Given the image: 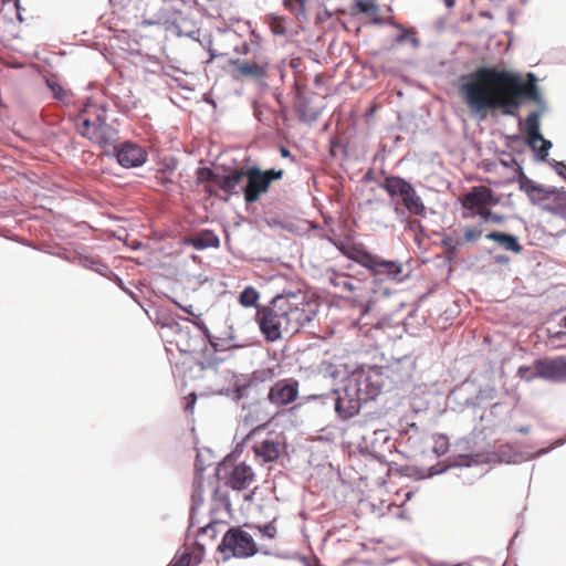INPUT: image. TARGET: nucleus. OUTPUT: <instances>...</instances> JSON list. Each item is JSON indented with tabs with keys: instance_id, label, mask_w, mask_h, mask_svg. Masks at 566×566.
<instances>
[{
	"instance_id": "f257e3e1",
	"label": "nucleus",
	"mask_w": 566,
	"mask_h": 566,
	"mask_svg": "<svg viewBox=\"0 0 566 566\" xmlns=\"http://www.w3.org/2000/svg\"><path fill=\"white\" fill-rule=\"evenodd\" d=\"M528 81L520 75L492 66L478 67L463 78L459 87L462 101L473 115L485 118L491 111H501L513 116L523 99L539 101L535 75L530 73Z\"/></svg>"
},
{
	"instance_id": "f03ea898",
	"label": "nucleus",
	"mask_w": 566,
	"mask_h": 566,
	"mask_svg": "<svg viewBox=\"0 0 566 566\" xmlns=\"http://www.w3.org/2000/svg\"><path fill=\"white\" fill-rule=\"evenodd\" d=\"M316 315V305L291 293L276 295L268 305L258 307L255 321L268 342L274 343L298 333Z\"/></svg>"
},
{
	"instance_id": "7ed1b4c3",
	"label": "nucleus",
	"mask_w": 566,
	"mask_h": 566,
	"mask_svg": "<svg viewBox=\"0 0 566 566\" xmlns=\"http://www.w3.org/2000/svg\"><path fill=\"white\" fill-rule=\"evenodd\" d=\"M339 250L347 259L367 269L376 281H402V264L400 262L385 260L373 254L363 244L340 247Z\"/></svg>"
},
{
	"instance_id": "20e7f679",
	"label": "nucleus",
	"mask_w": 566,
	"mask_h": 566,
	"mask_svg": "<svg viewBox=\"0 0 566 566\" xmlns=\"http://www.w3.org/2000/svg\"><path fill=\"white\" fill-rule=\"evenodd\" d=\"M106 109L88 102L75 118L77 132L98 145H107L112 140L111 127L106 123Z\"/></svg>"
},
{
	"instance_id": "39448f33",
	"label": "nucleus",
	"mask_w": 566,
	"mask_h": 566,
	"mask_svg": "<svg viewBox=\"0 0 566 566\" xmlns=\"http://www.w3.org/2000/svg\"><path fill=\"white\" fill-rule=\"evenodd\" d=\"M390 198L400 197L405 208L410 214L424 217L427 213L426 206L421 197L417 193L413 186L399 176H385L379 184Z\"/></svg>"
},
{
	"instance_id": "423d86ee",
	"label": "nucleus",
	"mask_w": 566,
	"mask_h": 566,
	"mask_svg": "<svg viewBox=\"0 0 566 566\" xmlns=\"http://www.w3.org/2000/svg\"><path fill=\"white\" fill-rule=\"evenodd\" d=\"M283 169L261 170L258 167L245 168L247 184L241 187L247 203H253L260 200L261 196L266 193L273 181L282 179Z\"/></svg>"
},
{
	"instance_id": "0eeeda50",
	"label": "nucleus",
	"mask_w": 566,
	"mask_h": 566,
	"mask_svg": "<svg viewBox=\"0 0 566 566\" xmlns=\"http://www.w3.org/2000/svg\"><path fill=\"white\" fill-rule=\"evenodd\" d=\"M218 549L226 558H247L258 553V546L253 537L241 527L229 528L222 537Z\"/></svg>"
},
{
	"instance_id": "6e6552de",
	"label": "nucleus",
	"mask_w": 566,
	"mask_h": 566,
	"mask_svg": "<svg viewBox=\"0 0 566 566\" xmlns=\"http://www.w3.org/2000/svg\"><path fill=\"white\" fill-rule=\"evenodd\" d=\"M349 381L354 395L358 399L364 400V402H367L375 399L381 392L386 377L381 368L373 367L368 370L354 373Z\"/></svg>"
},
{
	"instance_id": "1a4fd4ad",
	"label": "nucleus",
	"mask_w": 566,
	"mask_h": 566,
	"mask_svg": "<svg viewBox=\"0 0 566 566\" xmlns=\"http://www.w3.org/2000/svg\"><path fill=\"white\" fill-rule=\"evenodd\" d=\"M329 282L342 292H347L348 297L364 307L363 314L369 312L371 304L369 294L373 290L365 282L356 277L338 273H334V275L329 277Z\"/></svg>"
},
{
	"instance_id": "9d476101",
	"label": "nucleus",
	"mask_w": 566,
	"mask_h": 566,
	"mask_svg": "<svg viewBox=\"0 0 566 566\" xmlns=\"http://www.w3.org/2000/svg\"><path fill=\"white\" fill-rule=\"evenodd\" d=\"M459 202L463 208L462 218L471 219L475 217V212L485 206H496L500 198L491 188L485 186H475L469 192L459 197Z\"/></svg>"
},
{
	"instance_id": "9b49d317",
	"label": "nucleus",
	"mask_w": 566,
	"mask_h": 566,
	"mask_svg": "<svg viewBox=\"0 0 566 566\" xmlns=\"http://www.w3.org/2000/svg\"><path fill=\"white\" fill-rule=\"evenodd\" d=\"M300 382L290 377L275 381L269 389L268 400L276 408H284L298 399Z\"/></svg>"
},
{
	"instance_id": "f8f14e48",
	"label": "nucleus",
	"mask_w": 566,
	"mask_h": 566,
	"mask_svg": "<svg viewBox=\"0 0 566 566\" xmlns=\"http://www.w3.org/2000/svg\"><path fill=\"white\" fill-rule=\"evenodd\" d=\"M220 471L223 473L222 479L226 485L237 491L248 489L255 479L253 469L244 462L237 464L224 462Z\"/></svg>"
},
{
	"instance_id": "ddd939ff",
	"label": "nucleus",
	"mask_w": 566,
	"mask_h": 566,
	"mask_svg": "<svg viewBox=\"0 0 566 566\" xmlns=\"http://www.w3.org/2000/svg\"><path fill=\"white\" fill-rule=\"evenodd\" d=\"M231 76L235 81L243 80H263L268 75V62L264 61H250V60H230Z\"/></svg>"
},
{
	"instance_id": "4468645a",
	"label": "nucleus",
	"mask_w": 566,
	"mask_h": 566,
	"mask_svg": "<svg viewBox=\"0 0 566 566\" xmlns=\"http://www.w3.org/2000/svg\"><path fill=\"white\" fill-rule=\"evenodd\" d=\"M481 237L482 231L478 227H465L463 234L455 230L444 234L441 244L448 254L455 255L464 244L475 243Z\"/></svg>"
},
{
	"instance_id": "2eb2a0df",
	"label": "nucleus",
	"mask_w": 566,
	"mask_h": 566,
	"mask_svg": "<svg viewBox=\"0 0 566 566\" xmlns=\"http://www.w3.org/2000/svg\"><path fill=\"white\" fill-rule=\"evenodd\" d=\"M116 156L118 164L126 168L139 167L147 160L146 150L130 142L123 143L118 147Z\"/></svg>"
},
{
	"instance_id": "dca6fc26",
	"label": "nucleus",
	"mask_w": 566,
	"mask_h": 566,
	"mask_svg": "<svg viewBox=\"0 0 566 566\" xmlns=\"http://www.w3.org/2000/svg\"><path fill=\"white\" fill-rule=\"evenodd\" d=\"M360 402L364 400L358 399L353 392V387L349 385L345 389L344 396H338L335 400V410L344 419L354 417L359 412Z\"/></svg>"
},
{
	"instance_id": "f3484780",
	"label": "nucleus",
	"mask_w": 566,
	"mask_h": 566,
	"mask_svg": "<svg viewBox=\"0 0 566 566\" xmlns=\"http://www.w3.org/2000/svg\"><path fill=\"white\" fill-rule=\"evenodd\" d=\"M534 369L537 370L538 378L560 382V356L536 359Z\"/></svg>"
},
{
	"instance_id": "a211bd4d",
	"label": "nucleus",
	"mask_w": 566,
	"mask_h": 566,
	"mask_svg": "<svg viewBox=\"0 0 566 566\" xmlns=\"http://www.w3.org/2000/svg\"><path fill=\"white\" fill-rule=\"evenodd\" d=\"M175 343L181 353H193L203 339L199 334L191 335L188 327L178 326Z\"/></svg>"
},
{
	"instance_id": "6ab92c4d",
	"label": "nucleus",
	"mask_w": 566,
	"mask_h": 566,
	"mask_svg": "<svg viewBox=\"0 0 566 566\" xmlns=\"http://www.w3.org/2000/svg\"><path fill=\"white\" fill-rule=\"evenodd\" d=\"M245 179V168L232 169L229 175H221L218 187L228 195L239 193V186Z\"/></svg>"
},
{
	"instance_id": "aec40b11",
	"label": "nucleus",
	"mask_w": 566,
	"mask_h": 566,
	"mask_svg": "<svg viewBox=\"0 0 566 566\" xmlns=\"http://www.w3.org/2000/svg\"><path fill=\"white\" fill-rule=\"evenodd\" d=\"M256 458H261L263 462H273L281 454L280 443L273 440H263L253 447Z\"/></svg>"
},
{
	"instance_id": "412c9836",
	"label": "nucleus",
	"mask_w": 566,
	"mask_h": 566,
	"mask_svg": "<svg viewBox=\"0 0 566 566\" xmlns=\"http://www.w3.org/2000/svg\"><path fill=\"white\" fill-rule=\"evenodd\" d=\"M488 240L499 243L504 250L514 253H521L523 247L520 244L517 238L513 234L503 233L499 231H492L485 235Z\"/></svg>"
},
{
	"instance_id": "4be33fe9",
	"label": "nucleus",
	"mask_w": 566,
	"mask_h": 566,
	"mask_svg": "<svg viewBox=\"0 0 566 566\" xmlns=\"http://www.w3.org/2000/svg\"><path fill=\"white\" fill-rule=\"evenodd\" d=\"M355 9L360 12L373 17L375 24H392V18L384 19L379 17V6L375 0H355Z\"/></svg>"
},
{
	"instance_id": "5701e85b",
	"label": "nucleus",
	"mask_w": 566,
	"mask_h": 566,
	"mask_svg": "<svg viewBox=\"0 0 566 566\" xmlns=\"http://www.w3.org/2000/svg\"><path fill=\"white\" fill-rule=\"evenodd\" d=\"M188 243L197 250L207 248H218L220 240L212 230H202L198 234L190 237Z\"/></svg>"
},
{
	"instance_id": "b1692460",
	"label": "nucleus",
	"mask_w": 566,
	"mask_h": 566,
	"mask_svg": "<svg viewBox=\"0 0 566 566\" xmlns=\"http://www.w3.org/2000/svg\"><path fill=\"white\" fill-rule=\"evenodd\" d=\"M524 129L528 137V145L536 149V144L538 139H542V135L539 133V114L537 112H532L525 119Z\"/></svg>"
},
{
	"instance_id": "393cba45",
	"label": "nucleus",
	"mask_w": 566,
	"mask_h": 566,
	"mask_svg": "<svg viewBox=\"0 0 566 566\" xmlns=\"http://www.w3.org/2000/svg\"><path fill=\"white\" fill-rule=\"evenodd\" d=\"M45 84L55 99L64 104H67L71 101L72 93L61 85L56 76L46 77Z\"/></svg>"
},
{
	"instance_id": "a878e982",
	"label": "nucleus",
	"mask_w": 566,
	"mask_h": 566,
	"mask_svg": "<svg viewBox=\"0 0 566 566\" xmlns=\"http://www.w3.org/2000/svg\"><path fill=\"white\" fill-rule=\"evenodd\" d=\"M260 295L259 292L252 287L247 286L239 296V302L244 307H251L254 306L259 300Z\"/></svg>"
},
{
	"instance_id": "bb28decb",
	"label": "nucleus",
	"mask_w": 566,
	"mask_h": 566,
	"mask_svg": "<svg viewBox=\"0 0 566 566\" xmlns=\"http://www.w3.org/2000/svg\"><path fill=\"white\" fill-rule=\"evenodd\" d=\"M269 27L274 34L284 35L286 33L285 19L279 15H269Z\"/></svg>"
},
{
	"instance_id": "cd10ccee",
	"label": "nucleus",
	"mask_w": 566,
	"mask_h": 566,
	"mask_svg": "<svg viewBox=\"0 0 566 566\" xmlns=\"http://www.w3.org/2000/svg\"><path fill=\"white\" fill-rule=\"evenodd\" d=\"M307 0H284L283 6L285 9L293 12L296 17L305 14V6Z\"/></svg>"
},
{
	"instance_id": "c85d7f7f",
	"label": "nucleus",
	"mask_w": 566,
	"mask_h": 566,
	"mask_svg": "<svg viewBox=\"0 0 566 566\" xmlns=\"http://www.w3.org/2000/svg\"><path fill=\"white\" fill-rule=\"evenodd\" d=\"M221 175L216 174L210 168H200L198 170V179L202 182H211L218 187V179H220Z\"/></svg>"
},
{
	"instance_id": "c756f323",
	"label": "nucleus",
	"mask_w": 566,
	"mask_h": 566,
	"mask_svg": "<svg viewBox=\"0 0 566 566\" xmlns=\"http://www.w3.org/2000/svg\"><path fill=\"white\" fill-rule=\"evenodd\" d=\"M517 376L525 381H532L535 378H538L537 370L534 369V365L520 366L517 370Z\"/></svg>"
},
{
	"instance_id": "7c9ffc66",
	"label": "nucleus",
	"mask_w": 566,
	"mask_h": 566,
	"mask_svg": "<svg viewBox=\"0 0 566 566\" xmlns=\"http://www.w3.org/2000/svg\"><path fill=\"white\" fill-rule=\"evenodd\" d=\"M192 556L190 553H182L172 558L167 566H191Z\"/></svg>"
},
{
	"instance_id": "2f4dec72",
	"label": "nucleus",
	"mask_w": 566,
	"mask_h": 566,
	"mask_svg": "<svg viewBox=\"0 0 566 566\" xmlns=\"http://www.w3.org/2000/svg\"><path fill=\"white\" fill-rule=\"evenodd\" d=\"M258 530L260 531V533L268 537L269 539H273L275 538L276 534H277V530H276V526L274 525V521L263 525V526H258Z\"/></svg>"
},
{
	"instance_id": "473e14b6",
	"label": "nucleus",
	"mask_w": 566,
	"mask_h": 566,
	"mask_svg": "<svg viewBox=\"0 0 566 566\" xmlns=\"http://www.w3.org/2000/svg\"><path fill=\"white\" fill-rule=\"evenodd\" d=\"M255 377L261 381L272 380L275 377V371L272 368L261 369L254 373Z\"/></svg>"
},
{
	"instance_id": "72a5a7b5",
	"label": "nucleus",
	"mask_w": 566,
	"mask_h": 566,
	"mask_svg": "<svg viewBox=\"0 0 566 566\" xmlns=\"http://www.w3.org/2000/svg\"><path fill=\"white\" fill-rule=\"evenodd\" d=\"M202 481L201 478H198L193 482L192 499L195 501H202Z\"/></svg>"
},
{
	"instance_id": "f704fd0d",
	"label": "nucleus",
	"mask_w": 566,
	"mask_h": 566,
	"mask_svg": "<svg viewBox=\"0 0 566 566\" xmlns=\"http://www.w3.org/2000/svg\"><path fill=\"white\" fill-rule=\"evenodd\" d=\"M538 142L542 143V146L538 149V155H539L541 159H545L548 155L549 148L552 147V143L549 140L545 139L543 136H542V139H538Z\"/></svg>"
},
{
	"instance_id": "c9c22d12",
	"label": "nucleus",
	"mask_w": 566,
	"mask_h": 566,
	"mask_svg": "<svg viewBox=\"0 0 566 566\" xmlns=\"http://www.w3.org/2000/svg\"><path fill=\"white\" fill-rule=\"evenodd\" d=\"M491 207L492 206H485L484 208L479 209L475 212V217L476 216L480 217L482 219V221H489L491 218V214H492Z\"/></svg>"
},
{
	"instance_id": "e433bc0d",
	"label": "nucleus",
	"mask_w": 566,
	"mask_h": 566,
	"mask_svg": "<svg viewBox=\"0 0 566 566\" xmlns=\"http://www.w3.org/2000/svg\"><path fill=\"white\" fill-rule=\"evenodd\" d=\"M554 169L559 176L566 178V161H554Z\"/></svg>"
},
{
	"instance_id": "4c0bfd02",
	"label": "nucleus",
	"mask_w": 566,
	"mask_h": 566,
	"mask_svg": "<svg viewBox=\"0 0 566 566\" xmlns=\"http://www.w3.org/2000/svg\"><path fill=\"white\" fill-rule=\"evenodd\" d=\"M560 382H566V356H560Z\"/></svg>"
},
{
	"instance_id": "58836bf2",
	"label": "nucleus",
	"mask_w": 566,
	"mask_h": 566,
	"mask_svg": "<svg viewBox=\"0 0 566 566\" xmlns=\"http://www.w3.org/2000/svg\"><path fill=\"white\" fill-rule=\"evenodd\" d=\"M187 399V405H186V410H192L193 409V406L196 403V400H197V396L196 394H190L188 397H186Z\"/></svg>"
},
{
	"instance_id": "ea45409f",
	"label": "nucleus",
	"mask_w": 566,
	"mask_h": 566,
	"mask_svg": "<svg viewBox=\"0 0 566 566\" xmlns=\"http://www.w3.org/2000/svg\"><path fill=\"white\" fill-rule=\"evenodd\" d=\"M560 326L566 328V315L560 321ZM564 336H566V332L559 331L552 335L554 338L562 339Z\"/></svg>"
},
{
	"instance_id": "a19ab883",
	"label": "nucleus",
	"mask_w": 566,
	"mask_h": 566,
	"mask_svg": "<svg viewBox=\"0 0 566 566\" xmlns=\"http://www.w3.org/2000/svg\"><path fill=\"white\" fill-rule=\"evenodd\" d=\"M392 25H395L394 22H392ZM396 27L402 31V33L397 36L396 42L402 43L407 39L408 31L406 29H403L402 25H400V24H396Z\"/></svg>"
},
{
	"instance_id": "79ce46f5",
	"label": "nucleus",
	"mask_w": 566,
	"mask_h": 566,
	"mask_svg": "<svg viewBox=\"0 0 566 566\" xmlns=\"http://www.w3.org/2000/svg\"><path fill=\"white\" fill-rule=\"evenodd\" d=\"M248 389V386L244 385V386H238L235 388V396L237 398L241 399L245 396V390Z\"/></svg>"
},
{
	"instance_id": "37998d69",
	"label": "nucleus",
	"mask_w": 566,
	"mask_h": 566,
	"mask_svg": "<svg viewBox=\"0 0 566 566\" xmlns=\"http://www.w3.org/2000/svg\"><path fill=\"white\" fill-rule=\"evenodd\" d=\"M504 220V217L502 214L493 213L491 214V218L489 221L493 223H502Z\"/></svg>"
},
{
	"instance_id": "c03bdc74",
	"label": "nucleus",
	"mask_w": 566,
	"mask_h": 566,
	"mask_svg": "<svg viewBox=\"0 0 566 566\" xmlns=\"http://www.w3.org/2000/svg\"><path fill=\"white\" fill-rule=\"evenodd\" d=\"M280 154L283 158H293L291 151L284 146L280 147Z\"/></svg>"
},
{
	"instance_id": "a18cd8bd",
	"label": "nucleus",
	"mask_w": 566,
	"mask_h": 566,
	"mask_svg": "<svg viewBox=\"0 0 566 566\" xmlns=\"http://www.w3.org/2000/svg\"><path fill=\"white\" fill-rule=\"evenodd\" d=\"M443 1L448 8H452L455 3V0H443Z\"/></svg>"
}]
</instances>
